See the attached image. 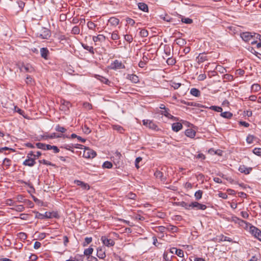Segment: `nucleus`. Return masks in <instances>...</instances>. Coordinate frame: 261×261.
<instances>
[{"mask_svg":"<svg viewBox=\"0 0 261 261\" xmlns=\"http://www.w3.org/2000/svg\"><path fill=\"white\" fill-rule=\"evenodd\" d=\"M34 213L36 214L35 218L40 219H59L60 218V215L57 211L46 212L44 214L38 212H34Z\"/></svg>","mask_w":261,"mask_h":261,"instance_id":"nucleus-1","label":"nucleus"},{"mask_svg":"<svg viewBox=\"0 0 261 261\" xmlns=\"http://www.w3.org/2000/svg\"><path fill=\"white\" fill-rule=\"evenodd\" d=\"M253 34L254 35H252L251 33L243 32L240 34V36L244 41H251V44H253L256 43V41L254 40V38L257 39L258 37H260V35L258 34Z\"/></svg>","mask_w":261,"mask_h":261,"instance_id":"nucleus-2","label":"nucleus"},{"mask_svg":"<svg viewBox=\"0 0 261 261\" xmlns=\"http://www.w3.org/2000/svg\"><path fill=\"white\" fill-rule=\"evenodd\" d=\"M143 124L150 129L158 131L159 130L158 126L152 121L149 119L142 120Z\"/></svg>","mask_w":261,"mask_h":261,"instance_id":"nucleus-3","label":"nucleus"},{"mask_svg":"<svg viewBox=\"0 0 261 261\" xmlns=\"http://www.w3.org/2000/svg\"><path fill=\"white\" fill-rule=\"evenodd\" d=\"M96 155V152L89 148V147H85L83 152V157L86 159H93Z\"/></svg>","mask_w":261,"mask_h":261,"instance_id":"nucleus-4","label":"nucleus"},{"mask_svg":"<svg viewBox=\"0 0 261 261\" xmlns=\"http://www.w3.org/2000/svg\"><path fill=\"white\" fill-rule=\"evenodd\" d=\"M37 36L41 39H47L50 36V31L48 29L43 28L40 32L37 33Z\"/></svg>","mask_w":261,"mask_h":261,"instance_id":"nucleus-5","label":"nucleus"},{"mask_svg":"<svg viewBox=\"0 0 261 261\" xmlns=\"http://www.w3.org/2000/svg\"><path fill=\"white\" fill-rule=\"evenodd\" d=\"M207 208L206 205L200 203L197 201L191 202V210H205Z\"/></svg>","mask_w":261,"mask_h":261,"instance_id":"nucleus-6","label":"nucleus"},{"mask_svg":"<svg viewBox=\"0 0 261 261\" xmlns=\"http://www.w3.org/2000/svg\"><path fill=\"white\" fill-rule=\"evenodd\" d=\"M100 240L103 244L108 247L113 246L115 245L114 241L111 239H109L106 236H102Z\"/></svg>","mask_w":261,"mask_h":261,"instance_id":"nucleus-7","label":"nucleus"},{"mask_svg":"<svg viewBox=\"0 0 261 261\" xmlns=\"http://www.w3.org/2000/svg\"><path fill=\"white\" fill-rule=\"evenodd\" d=\"M250 232L256 238L261 241V230L258 228L252 226L250 228Z\"/></svg>","mask_w":261,"mask_h":261,"instance_id":"nucleus-8","label":"nucleus"},{"mask_svg":"<svg viewBox=\"0 0 261 261\" xmlns=\"http://www.w3.org/2000/svg\"><path fill=\"white\" fill-rule=\"evenodd\" d=\"M19 68L21 72H31L33 70V68L30 65H25L23 63L19 66Z\"/></svg>","mask_w":261,"mask_h":261,"instance_id":"nucleus-9","label":"nucleus"},{"mask_svg":"<svg viewBox=\"0 0 261 261\" xmlns=\"http://www.w3.org/2000/svg\"><path fill=\"white\" fill-rule=\"evenodd\" d=\"M111 68L113 69H123L125 68V66L122 64L121 62L116 60L111 64Z\"/></svg>","mask_w":261,"mask_h":261,"instance_id":"nucleus-10","label":"nucleus"},{"mask_svg":"<svg viewBox=\"0 0 261 261\" xmlns=\"http://www.w3.org/2000/svg\"><path fill=\"white\" fill-rule=\"evenodd\" d=\"M61 105L60 109L62 111H66V110H68L71 106L69 101H66L65 99L61 100Z\"/></svg>","mask_w":261,"mask_h":261,"instance_id":"nucleus-11","label":"nucleus"},{"mask_svg":"<svg viewBox=\"0 0 261 261\" xmlns=\"http://www.w3.org/2000/svg\"><path fill=\"white\" fill-rule=\"evenodd\" d=\"M170 251L172 254H176L179 257H184V251L180 249H177L175 247H173L170 249Z\"/></svg>","mask_w":261,"mask_h":261,"instance_id":"nucleus-12","label":"nucleus"},{"mask_svg":"<svg viewBox=\"0 0 261 261\" xmlns=\"http://www.w3.org/2000/svg\"><path fill=\"white\" fill-rule=\"evenodd\" d=\"M252 170V168H247L245 165H241L239 168V171L241 173H244L246 175L249 174L250 172Z\"/></svg>","mask_w":261,"mask_h":261,"instance_id":"nucleus-13","label":"nucleus"},{"mask_svg":"<svg viewBox=\"0 0 261 261\" xmlns=\"http://www.w3.org/2000/svg\"><path fill=\"white\" fill-rule=\"evenodd\" d=\"M105 248L104 247H98L97 249V256L101 259H103L106 257Z\"/></svg>","mask_w":261,"mask_h":261,"instance_id":"nucleus-14","label":"nucleus"},{"mask_svg":"<svg viewBox=\"0 0 261 261\" xmlns=\"http://www.w3.org/2000/svg\"><path fill=\"white\" fill-rule=\"evenodd\" d=\"M35 164V159L33 158H28L23 162V165L29 167H33Z\"/></svg>","mask_w":261,"mask_h":261,"instance_id":"nucleus-15","label":"nucleus"},{"mask_svg":"<svg viewBox=\"0 0 261 261\" xmlns=\"http://www.w3.org/2000/svg\"><path fill=\"white\" fill-rule=\"evenodd\" d=\"M119 19L115 17H112L108 20V23L113 27H116L119 23Z\"/></svg>","mask_w":261,"mask_h":261,"instance_id":"nucleus-16","label":"nucleus"},{"mask_svg":"<svg viewBox=\"0 0 261 261\" xmlns=\"http://www.w3.org/2000/svg\"><path fill=\"white\" fill-rule=\"evenodd\" d=\"M185 135L188 137L194 138L196 135V132L192 128H188L186 130Z\"/></svg>","mask_w":261,"mask_h":261,"instance_id":"nucleus-17","label":"nucleus"},{"mask_svg":"<svg viewBox=\"0 0 261 261\" xmlns=\"http://www.w3.org/2000/svg\"><path fill=\"white\" fill-rule=\"evenodd\" d=\"M148 60H149L148 58L146 56L144 55L142 57V60H141L139 63V64H138L140 68H144L145 66V65H146Z\"/></svg>","mask_w":261,"mask_h":261,"instance_id":"nucleus-18","label":"nucleus"},{"mask_svg":"<svg viewBox=\"0 0 261 261\" xmlns=\"http://www.w3.org/2000/svg\"><path fill=\"white\" fill-rule=\"evenodd\" d=\"M74 183L76 184L77 185L81 186L84 189H90L89 185L82 181L79 180H74Z\"/></svg>","mask_w":261,"mask_h":261,"instance_id":"nucleus-19","label":"nucleus"},{"mask_svg":"<svg viewBox=\"0 0 261 261\" xmlns=\"http://www.w3.org/2000/svg\"><path fill=\"white\" fill-rule=\"evenodd\" d=\"M84 255L76 254L74 257L71 256L70 258L66 261H83Z\"/></svg>","mask_w":261,"mask_h":261,"instance_id":"nucleus-20","label":"nucleus"},{"mask_svg":"<svg viewBox=\"0 0 261 261\" xmlns=\"http://www.w3.org/2000/svg\"><path fill=\"white\" fill-rule=\"evenodd\" d=\"M40 54L41 57L45 59H47L49 54V51L46 47H42L40 49Z\"/></svg>","mask_w":261,"mask_h":261,"instance_id":"nucleus-21","label":"nucleus"},{"mask_svg":"<svg viewBox=\"0 0 261 261\" xmlns=\"http://www.w3.org/2000/svg\"><path fill=\"white\" fill-rule=\"evenodd\" d=\"M182 128V125L179 122H175L172 124V130L175 132H177Z\"/></svg>","mask_w":261,"mask_h":261,"instance_id":"nucleus-22","label":"nucleus"},{"mask_svg":"<svg viewBox=\"0 0 261 261\" xmlns=\"http://www.w3.org/2000/svg\"><path fill=\"white\" fill-rule=\"evenodd\" d=\"M106 39V37L102 34L98 35L97 36H93L92 38V40L94 42H96L97 41L103 42Z\"/></svg>","mask_w":261,"mask_h":261,"instance_id":"nucleus-23","label":"nucleus"},{"mask_svg":"<svg viewBox=\"0 0 261 261\" xmlns=\"http://www.w3.org/2000/svg\"><path fill=\"white\" fill-rule=\"evenodd\" d=\"M231 221L234 222L235 223H238L240 225H243V224L246 223V221L240 219L236 216H232L231 218Z\"/></svg>","mask_w":261,"mask_h":261,"instance_id":"nucleus-24","label":"nucleus"},{"mask_svg":"<svg viewBox=\"0 0 261 261\" xmlns=\"http://www.w3.org/2000/svg\"><path fill=\"white\" fill-rule=\"evenodd\" d=\"M138 8L144 12H148V6L144 3H139L138 4Z\"/></svg>","mask_w":261,"mask_h":261,"instance_id":"nucleus-25","label":"nucleus"},{"mask_svg":"<svg viewBox=\"0 0 261 261\" xmlns=\"http://www.w3.org/2000/svg\"><path fill=\"white\" fill-rule=\"evenodd\" d=\"M49 137H50V139L57 138H69V136L67 135H63V134L57 135L56 133H53L49 135Z\"/></svg>","mask_w":261,"mask_h":261,"instance_id":"nucleus-26","label":"nucleus"},{"mask_svg":"<svg viewBox=\"0 0 261 261\" xmlns=\"http://www.w3.org/2000/svg\"><path fill=\"white\" fill-rule=\"evenodd\" d=\"M178 205L184 207L185 209L187 210H191V203H188L185 201H181L179 202Z\"/></svg>","mask_w":261,"mask_h":261,"instance_id":"nucleus-27","label":"nucleus"},{"mask_svg":"<svg viewBox=\"0 0 261 261\" xmlns=\"http://www.w3.org/2000/svg\"><path fill=\"white\" fill-rule=\"evenodd\" d=\"M82 46L85 49L89 51V52L92 55L94 54V50L93 46H89L84 43H82Z\"/></svg>","mask_w":261,"mask_h":261,"instance_id":"nucleus-28","label":"nucleus"},{"mask_svg":"<svg viewBox=\"0 0 261 261\" xmlns=\"http://www.w3.org/2000/svg\"><path fill=\"white\" fill-rule=\"evenodd\" d=\"M190 93L193 96L196 97H199L200 95V91L198 89L195 88H192L191 89Z\"/></svg>","mask_w":261,"mask_h":261,"instance_id":"nucleus-29","label":"nucleus"},{"mask_svg":"<svg viewBox=\"0 0 261 261\" xmlns=\"http://www.w3.org/2000/svg\"><path fill=\"white\" fill-rule=\"evenodd\" d=\"M169 109L166 108L163 111H162L161 114L164 115L165 117L168 118L172 119L174 117L169 113Z\"/></svg>","mask_w":261,"mask_h":261,"instance_id":"nucleus-30","label":"nucleus"},{"mask_svg":"<svg viewBox=\"0 0 261 261\" xmlns=\"http://www.w3.org/2000/svg\"><path fill=\"white\" fill-rule=\"evenodd\" d=\"M166 230L171 232H175L178 230V228L174 225H169L166 227Z\"/></svg>","mask_w":261,"mask_h":261,"instance_id":"nucleus-31","label":"nucleus"},{"mask_svg":"<svg viewBox=\"0 0 261 261\" xmlns=\"http://www.w3.org/2000/svg\"><path fill=\"white\" fill-rule=\"evenodd\" d=\"M55 130L57 132L64 133L66 132L67 129L65 127L61 126L60 124H58L55 127Z\"/></svg>","mask_w":261,"mask_h":261,"instance_id":"nucleus-32","label":"nucleus"},{"mask_svg":"<svg viewBox=\"0 0 261 261\" xmlns=\"http://www.w3.org/2000/svg\"><path fill=\"white\" fill-rule=\"evenodd\" d=\"M219 238L220 241H227L229 242H232V240L230 238L224 236L223 234H221L220 236H219Z\"/></svg>","mask_w":261,"mask_h":261,"instance_id":"nucleus-33","label":"nucleus"},{"mask_svg":"<svg viewBox=\"0 0 261 261\" xmlns=\"http://www.w3.org/2000/svg\"><path fill=\"white\" fill-rule=\"evenodd\" d=\"M203 194V191L199 190L197 191L194 194L196 200H199L202 198V196Z\"/></svg>","mask_w":261,"mask_h":261,"instance_id":"nucleus-34","label":"nucleus"},{"mask_svg":"<svg viewBox=\"0 0 261 261\" xmlns=\"http://www.w3.org/2000/svg\"><path fill=\"white\" fill-rule=\"evenodd\" d=\"M128 79L134 83H137L139 81L138 77L135 74L128 75Z\"/></svg>","mask_w":261,"mask_h":261,"instance_id":"nucleus-35","label":"nucleus"},{"mask_svg":"<svg viewBox=\"0 0 261 261\" xmlns=\"http://www.w3.org/2000/svg\"><path fill=\"white\" fill-rule=\"evenodd\" d=\"M111 39L113 40H117L119 39L118 31L116 30L111 34Z\"/></svg>","mask_w":261,"mask_h":261,"instance_id":"nucleus-36","label":"nucleus"},{"mask_svg":"<svg viewBox=\"0 0 261 261\" xmlns=\"http://www.w3.org/2000/svg\"><path fill=\"white\" fill-rule=\"evenodd\" d=\"M181 21L182 23L186 24H191L193 23V21L192 19L190 18H186L184 17H182L181 18Z\"/></svg>","mask_w":261,"mask_h":261,"instance_id":"nucleus-37","label":"nucleus"},{"mask_svg":"<svg viewBox=\"0 0 261 261\" xmlns=\"http://www.w3.org/2000/svg\"><path fill=\"white\" fill-rule=\"evenodd\" d=\"M93 251V249L90 247L89 248H87V249H86L85 250H84V255H86V256H91L90 255L92 253Z\"/></svg>","mask_w":261,"mask_h":261,"instance_id":"nucleus-38","label":"nucleus"},{"mask_svg":"<svg viewBox=\"0 0 261 261\" xmlns=\"http://www.w3.org/2000/svg\"><path fill=\"white\" fill-rule=\"evenodd\" d=\"M261 89L260 86L258 84H254L251 86V90L253 92H257Z\"/></svg>","mask_w":261,"mask_h":261,"instance_id":"nucleus-39","label":"nucleus"},{"mask_svg":"<svg viewBox=\"0 0 261 261\" xmlns=\"http://www.w3.org/2000/svg\"><path fill=\"white\" fill-rule=\"evenodd\" d=\"M175 42H176V43L180 46H182L184 45H185L186 43V41H185V39H182V38H177L175 40Z\"/></svg>","mask_w":261,"mask_h":261,"instance_id":"nucleus-40","label":"nucleus"},{"mask_svg":"<svg viewBox=\"0 0 261 261\" xmlns=\"http://www.w3.org/2000/svg\"><path fill=\"white\" fill-rule=\"evenodd\" d=\"M221 116L225 118H230L232 116V114L229 112H224L221 113Z\"/></svg>","mask_w":261,"mask_h":261,"instance_id":"nucleus-41","label":"nucleus"},{"mask_svg":"<svg viewBox=\"0 0 261 261\" xmlns=\"http://www.w3.org/2000/svg\"><path fill=\"white\" fill-rule=\"evenodd\" d=\"M113 167V164L111 162L106 161L103 163L102 168L107 169H111Z\"/></svg>","mask_w":261,"mask_h":261,"instance_id":"nucleus-42","label":"nucleus"},{"mask_svg":"<svg viewBox=\"0 0 261 261\" xmlns=\"http://www.w3.org/2000/svg\"><path fill=\"white\" fill-rule=\"evenodd\" d=\"M206 58H207L206 56L204 54H199L197 57V59L198 60V62H201V63L203 62L204 61L207 60Z\"/></svg>","mask_w":261,"mask_h":261,"instance_id":"nucleus-43","label":"nucleus"},{"mask_svg":"<svg viewBox=\"0 0 261 261\" xmlns=\"http://www.w3.org/2000/svg\"><path fill=\"white\" fill-rule=\"evenodd\" d=\"M12 210L17 212H21L24 211V207L23 205H16L14 207L12 208Z\"/></svg>","mask_w":261,"mask_h":261,"instance_id":"nucleus-44","label":"nucleus"},{"mask_svg":"<svg viewBox=\"0 0 261 261\" xmlns=\"http://www.w3.org/2000/svg\"><path fill=\"white\" fill-rule=\"evenodd\" d=\"M80 32V29L79 27L78 26H74L72 30H71V33L74 35H77L79 34Z\"/></svg>","mask_w":261,"mask_h":261,"instance_id":"nucleus-45","label":"nucleus"},{"mask_svg":"<svg viewBox=\"0 0 261 261\" xmlns=\"http://www.w3.org/2000/svg\"><path fill=\"white\" fill-rule=\"evenodd\" d=\"M99 77L98 78V79L99 81H100L101 82L105 83L107 85H109L110 84L111 82L108 79L100 76H99Z\"/></svg>","mask_w":261,"mask_h":261,"instance_id":"nucleus-46","label":"nucleus"},{"mask_svg":"<svg viewBox=\"0 0 261 261\" xmlns=\"http://www.w3.org/2000/svg\"><path fill=\"white\" fill-rule=\"evenodd\" d=\"M113 127L114 129L117 130L120 133H122L124 130L122 126L119 125H113Z\"/></svg>","mask_w":261,"mask_h":261,"instance_id":"nucleus-47","label":"nucleus"},{"mask_svg":"<svg viewBox=\"0 0 261 261\" xmlns=\"http://www.w3.org/2000/svg\"><path fill=\"white\" fill-rule=\"evenodd\" d=\"M210 109L218 112H222V108L221 107L215 106L210 107Z\"/></svg>","mask_w":261,"mask_h":261,"instance_id":"nucleus-48","label":"nucleus"},{"mask_svg":"<svg viewBox=\"0 0 261 261\" xmlns=\"http://www.w3.org/2000/svg\"><path fill=\"white\" fill-rule=\"evenodd\" d=\"M17 236L21 240H25L27 238V234L23 232H20L18 233L17 234Z\"/></svg>","mask_w":261,"mask_h":261,"instance_id":"nucleus-49","label":"nucleus"},{"mask_svg":"<svg viewBox=\"0 0 261 261\" xmlns=\"http://www.w3.org/2000/svg\"><path fill=\"white\" fill-rule=\"evenodd\" d=\"M87 26L89 29L94 30L97 25L92 21H88L87 23Z\"/></svg>","mask_w":261,"mask_h":261,"instance_id":"nucleus-50","label":"nucleus"},{"mask_svg":"<svg viewBox=\"0 0 261 261\" xmlns=\"http://www.w3.org/2000/svg\"><path fill=\"white\" fill-rule=\"evenodd\" d=\"M223 79L228 81L233 80V76L230 74H225L223 75Z\"/></svg>","mask_w":261,"mask_h":261,"instance_id":"nucleus-51","label":"nucleus"},{"mask_svg":"<svg viewBox=\"0 0 261 261\" xmlns=\"http://www.w3.org/2000/svg\"><path fill=\"white\" fill-rule=\"evenodd\" d=\"M92 241V238L91 237H86L85 238V241L83 244L84 246H86L89 244Z\"/></svg>","mask_w":261,"mask_h":261,"instance_id":"nucleus-52","label":"nucleus"},{"mask_svg":"<svg viewBox=\"0 0 261 261\" xmlns=\"http://www.w3.org/2000/svg\"><path fill=\"white\" fill-rule=\"evenodd\" d=\"M148 31L145 29H142L140 31V35L142 37H146L148 36Z\"/></svg>","mask_w":261,"mask_h":261,"instance_id":"nucleus-53","label":"nucleus"},{"mask_svg":"<svg viewBox=\"0 0 261 261\" xmlns=\"http://www.w3.org/2000/svg\"><path fill=\"white\" fill-rule=\"evenodd\" d=\"M255 137L253 135H248L246 138V141L249 144H251L253 143V139Z\"/></svg>","mask_w":261,"mask_h":261,"instance_id":"nucleus-54","label":"nucleus"},{"mask_svg":"<svg viewBox=\"0 0 261 261\" xmlns=\"http://www.w3.org/2000/svg\"><path fill=\"white\" fill-rule=\"evenodd\" d=\"M125 40L129 43H130L133 40V37L132 35L126 34L124 36Z\"/></svg>","mask_w":261,"mask_h":261,"instance_id":"nucleus-55","label":"nucleus"},{"mask_svg":"<svg viewBox=\"0 0 261 261\" xmlns=\"http://www.w3.org/2000/svg\"><path fill=\"white\" fill-rule=\"evenodd\" d=\"M83 107L87 110H91L92 109V105L89 102H85L83 103Z\"/></svg>","mask_w":261,"mask_h":261,"instance_id":"nucleus-56","label":"nucleus"},{"mask_svg":"<svg viewBox=\"0 0 261 261\" xmlns=\"http://www.w3.org/2000/svg\"><path fill=\"white\" fill-rule=\"evenodd\" d=\"M11 161L9 159L5 158L3 161V164L9 167L11 165Z\"/></svg>","mask_w":261,"mask_h":261,"instance_id":"nucleus-57","label":"nucleus"},{"mask_svg":"<svg viewBox=\"0 0 261 261\" xmlns=\"http://www.w3.org/2000/svg\"><path fill=\"white\" fill-rule=\"evenodd\" d=\"M154 176L156 178H159L162 179L163 173L160 171H156L154 173Z\"/></svg>","mask_w":261,"mask_h":261,"instance_id":"nucleus-58","label":"nucleus"},{"mask_svg":"<svg viewBox=\"0 0 261 261\" xmlns=\"http://www.w3.org/2000/svg\"><path fill=\"white\" fill-rule=\"evenodd\" d=\"M253 152L255 154L258 156H261V148H255L253 150Z\"/></svg>","mask_w":261,"mask_h":261,"instance_id":"nucleus-59","label":"nucleus"},{"mask_svg":"<svg viewBox=\"0 0 261 261\" xmlns=\"http://www.w3.org/2000/svg\"><path fill=\"white\" fill-rule=\"evenodd\" d=\"M33 82V79L30 75H28L25 79V83L27 84H32Z\"/></svg>","mask_w":261,"mask_h":261,"instance_id":"nucleus-60","label":"nucleus"},{"mask_svg":"<svg viewBox=\"0 0 261 261\" xmlns=\"http://www.w3.org/2000/svg\"><path fill=\"white\" fill-rule=\"evenodd\" d=\"M171 86L174 89H177L181 86V84L178 83L172 82Z\"/></svg>","mask_w":261,"mask_h":261,"instance_id":"nucleus-61","label":"nucleus"},{"mask_svg":"<svg viewBox=\"0 0 261 261\" xmlns=\"http://www.w3.org/2000/svg\"><path fill=\"white\" fill-rule=\"evenodd\" d=\"M45 144L42 143H37L36 146L39 149H41L44 150Z\"/></svg>","mask_w":261,"mask_h":261,"instance_id":"nucleus-62","label":"nucleus"},{"mask_svg":"<svg viewBox=\"0 0 261 261\" xmlns=\"http://www.w3.org/2000/svg\"><path fill=\"white\" fill-rule=\"evenodd\" d=\"M163 258L165 261H171V257L169 256L168 253L167 252L164 253Z\"/></svg>","mask_w":261,"mask_h":261,"instance_id":"nucleus-63","label":"nucleus"},{"mask_svg":"<svg viewBox=\"0 0 261 261\" xmlns=\"http://www.w3.org/2000/svg\"><path fill=\"white\" fill-rule=\"evenodd\" d=\"M167 63L168 65H172L175 63V61L174 59L169 58L167 60Z\"/></svg>","mask_w":261,"mask_h":261,"instance_id":"nucleus-64","label":"nucleus"}]
</instances>
